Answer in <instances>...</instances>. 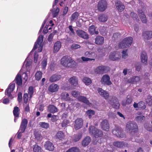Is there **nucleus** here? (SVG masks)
<instances>
[{
  "mask_svg": "<svg viewBox=\"0 0 152 152\" xmlns=\"http://www.w3.org/2000/svg\"><path fill=\"white\" fill-rule=\"evenodd\" d=\"M61 64L68 68H74L77 66V64L71 57L67 56L63 57L61 59Z\"/></svg>",
  "mask_w": 152,
  "mask_h": 152,
  "instance_id": "nucleus-1",
  "label": "nucleus"
},
{
  "mask_svg": "<svg viewBox=\"0 0 152 152\" xmlns=\"http://www.w3.org/2000/svg\"><path fill=\"white\" fill-rule=\"evenodd\" d=\"M133 39L131 37H126L123 39L118 45L120 48H125L130 46L132 43Z\"/></svg>",
  "mask_w": 152,
  "mask_h": 152,
  "instance_id": "nucleus-2",
  "label": "nucleus"
},
{
  "mask_svg": "<svg viewBox=\"0 0 152 152\" xmlns=\"http://www.w3.org/2000/svg\"><path fill=\"white\" fill-rule=\"evenodd\" d=\"M89 132L90 134L93 135L96 138L101 137L103 135L102 132L101 130L92 126L89 127Z\"/></svg>",
  "mask_w": 152,
  "mask_h": 152,
  "instance_id": "nucleus-3",
  "label": "nucleus"
},
{
  "mask_svg": "<svg viewBox=\"0 0 152 152\" xmlns=\"http://www.w3.org/2000/svg\"><path fill=\"white\" fill-rule=\"evenodd\" d=\"M107 7V4L105 0L100 1L97 4L98 10L101 12H104Z\"/></svg>",
  "mask_w": 152,
  "mask_h": 152,
  "instance_id": "nucleus-4",
  "label": "nucleus"
},
{
  "mask_svg": "<svg viewBox=\"0 0 152 152\" xmlns=\"http://www.w3.org/2000/svg\"><path fill=\"white\" fill-rule=\"evenodd\" d=\"M109 59L112 61L118 60L121 58L120 53L118 52H111L109 55Z\"/></svg>",
  "mask_w": 152,
  "mask_h": 152,
  "instance_id": "nucleus-5",
  "label": "nucleus"
},
{
  "mask_svg": "<svg viewBox=\"0 0 152 152\" xmlns=\"http://www.w3.org/2000/svg\"><path fill=\"white\" fill-rule=\"evenodd\" d=\"M110 98L109 101L110 103L113 107L116 109L118 108L120 104L116 98L113 96L110 97Z\"/></svg>",
  "mask_w": 152,
  "mask_h": 152,
  "instance_id": "nucleus-6",
  "label": "nucleus"
},
{
  "mask_svg": "<svg viewBox=\"0 0 152 152\" xmlns=\"http://www.w3.org/2000/svg\"><path fill=\"white\" fill-rule=\"evenodd\" d=\"M113 133L118 137L121 138H124L125 137V134L124 133L122 132L121 129L120 128H117L114 129L112 131Z\"/></svg>",
  "mask_w": 152,
  "mask_h": 152,
  "instance_id": "nucleus-7",
  "label": "nucleus"
},
{
  "mask_svg": "<svg viewBox=\"0 0 152 152\" xmlns=\"http://www.w3.org/2000/svg\"><path fill=\"white\" fill-rule=\"evenodd\" d=\"M137 128L136 123L131 121H129L127 123L126 126V129L129 131L132 132Z\"/></svg>",
  "mask_w": 152,
  "mask_h": 152,
  "instance_id": "nucleus-8",
  "label": "nucleus"
},
{
  "mask_svg": "<svg viewBox=\"0 0 152 152\" xmlns=\"http://www.w3.org/2000/svg\"><path fill=\"white\" fill-rule=\"evenodd\" d=\"M110 77L107 75H104L101 79V81L102 84L107 85H110L112 83L110 80Z\"/></svg>",
  "mask_w": 152,
  "mask_h": 152,
  "instance_id": "nucleus-9",
  "label": "nucleus"
},
{
  "mask_svg": "<svg viewBox=\"0 0 152 152\" xmlns=\"http://www.w3.org/2000/svg\"><path fill=\"white\" fill-rule=\"evenodd\" d=\"M107 71V67L103 65L98 66L95 70V72L96 73L99 74H102L106 72Z\"/></svg>",
  "mask_w": 152,
  "mask_h": 152,
  "instance_id": "nucleus-10",
  "label": "nucleus"
},
{
  "mask_svg": "<svg viewBox=\"0 0 152 152\" xmlns=\"http://www.w3.org/2000/svg\"><path fill=\"white\" fill-rule=\"evenodd\" d=\"M142 37L145 40H148L152 38V31H146L142 34Z\"/></svg>",
  "mask_w": 152,
  "mask_h": 152,
  "instance_id": "nucleus-11",
  "label": "nucleus"
},
{
  "mask_svg": "<svg viewBox=\"0 0 152 152\" xmlns=\"http://www.w3.org/2000/svg\"><path fill=\"white\" fill-rule=\"evenodd\" d=\"M28 122V120L24 118L22 119L19 131L22 132H24L27 126Z\"/></svg>",
  "mask_w": 152,
  "mask_h": 152,
  "instance_id": "nucleus-12",
  "label": "nucleus"
},
{
  "mask_svg": "<svg viewBox=\"0 0 152 152\" xmlns=\"http://www.w3.org/2000/svg\"><path fill=\"white\" fill-rule=\"evenodd\" d=\"M76 33L78 36L84 39H87L89 38V35L86 32L83 31L78 29Z\"/></svg>",
  "mask_w": 152,
  "mask_h": 152,
  "instance_id": "nucleus-13",
  "label": "nucleus"
},
{
  "mask_svg": "<svg viewBox=\"0 0 152 152\" xmlns=\"http://www.w3.org/2000/svg\"><path fill=\"white\" fill-rule=\"evenodd\" d=\"M15 86V84L13 83L10 85L8 88L7 89V95L11 99L13 98V96L11 94V93L13 91Z\"/></svg>",
  "mask_w": 152,
  "mask_h": 152,
  "instance_id": "nucleus-14",
  "label": "nucleus"
},
{
  "mask_svg": "<svg viewBox=\"0 0 152 152\" xmlns=\"http://www.w3.org/2000/svg\"><path fill=\"white\" fill-rule=\"evenodd\" d=\"M83 124V121L81 118L76 119L75 121L74 128L76 130H78L80 128Z\"/></svg>",
  "mask_w": 152,
  "mask_h": 152,
  "instance_id": "nucleus-15",
  "label": "nucleus"
},
{
  "mask_svg": "<svg viewBox=\"0 0 152 152\" xmlns=\"http://www.w3.org/2000/svg\"><path fill=\"white\" fill-rule=\"evenodd\" d=\"M100 125L102 129L103 130L108 131L109 129V124L108 121L107 120H104L101 123Z\"/></svg>",
  "mask_w": 152,
  "mask_h": 152,
  "instance_id": "nucleus-16",
  "label": "nucleus"
},
{
  "mask_svg": "<svg viewBox=\"0 0 152 152\" xmlns=\"http://www.w3.org/2000/svg\"><path fill=\"white\" fill-rule=\"evenodd\" d=\"M97 91L99 94L105 99H107L109 96V93L106 91L103 90L101 88H99Z\"/></svg>",
  "mask_w": 152,
  "mask_h": 152,
  "instance_id": "nucleus-17",
  "label": "nucleus"
},
{
  "mask_svg": "<svg viewBox=\"0 0 152 152\" xmlns=\"http://www.w3.org/2000/svg\"><path fill=\"white\" fill-rule=\"evenodd\" d=\"M140 58L142 62L146 65L147 64V56L146 53L144 51L142 52L141 53Z\"/></svg>",
  "mask_w": 152,
  "mask_h": 152,
  "instance_id": "nucleus-18",
  "label": "nucleus"
},
{
  "mask_svg": "<svg viewBox=\"0 0 152 152\" xmlns=\"http://www.w3.org/2000/svg\"><path fill=\"white\" fill-rule=\"evenodd\" d=\"M115 5L117 9L119 12L123 11L125 9V6L120 1H117L115 3Z\"/></svg>",
  "mask_w": 152,
  "mask_h": 152,
  "instance_id": "nucleus-19",
  "label": "nucleus"
},
{
  "mask_svg": "<svg viewBox=\"0 0 152 152\" xmlns=\"http://www.w3.org/2000/svg\"><path fill=\"white\" fill-rule=\"evenodd\" d=\"M45 149L50 151L53 150L54 148L53 144L49 141L46 142L44 145Z\"/></svg>",
  "mask_w": 152,
  "mask_h": 152,
  "instance_id": "nucleus-20",
  "label": "nucleus"
},
{
  "mask_svg": "<svg viewBox=\"0 0 152 152\" xmlns=\"http://www.w3.org/2000/svg\"><path fill=\"white\" fill-rule=\"evenodd\" d=\"M59 87L57 84L53 83L48 88V90L52 92H54L57 91Z\"/></svg>",
  "mask_w": 152,
  "mask_h": 152,
  "instance_id": "nucleus-21",
  "label": "nucleus"
},
{
  "mask_svg": "<svg viewBox=\"0 0 152 152\" xmlns=\"http://www.w3.org/2000/svg\"><path fill=\"white\" fill-rule=\"evenodd\" d=\"M61 47V42L59 41L56 42L54 44L53 52L54 53H57Z\"/></svg>",
  "mask_w": 152,
  "mask_h": 152,
  "instance_id": "nucleus-22",
  "label": "nucleus"
},
{
  "mask_svg": "<svg viewBox=\"0 0 152 152\" xmlns=\"http://www.w3.org/2000/svg\"><path fill=\"white\" fill-rule=\"evenodd\" d=\"M140 78L138 76H133L128 79L127 82L129 83L136 84L140 81Z\"/></svg>",
  "mask_w": 152,
  "mask_h": 152,
  "instance_id": "nucleus-23",
  "label": "nucleus"
},
{
  "mask_svg": "<svg viewBox=\"0 0 152 152\" xmlns=\"http://www.w3.org/2000/svg\"><path fill=\"white\" fill-rule=\"evenodd\" d=\"M43 37L42 35H40L37 41V43L36 42L32 50H35L37 48L38 45H42V43L43 41Z\"/></svg>",
  "mask_w": 152,
  "mask_h": 152,
  "instance_id": "nucleus-24",
  "label": "nucleus"
},
{
  "mask_svg": "<svg viewBox=\"0 0 152 152\" xmlns=\"http://www.w3.org/2000/svg\"><path fill=\"white\" fill-rule=\"evenodd\" d=\"M95 40V43L97 45H101L104 43V38L101 36H97Z\"/></svg>",
  "mask_w": 152,
  "mask_h": 152,
  "instance_id": "nucleus-25",
  "label": "nucleus"
},
{
  "mask_svg": "<svg viewBox=\"0 0 152 152\" xmlns=\"http://www.w3.org/2000/svg\"><path fill=\"white\" fill-rule=\"evenodd\" d=\"M70 83L74 86H76L78 84V79L77 77L73 76L71 77L69 79Z\"/></svg>",
  "mask_w": 152,
  "mask_h": 152,
  "instance_id": "nucleus-26",
  "label": "nucleus"
},
{
  "mask_svg": "<svg viewBox=\"0 0 152 152\" xmlns=\"http://www.w3.org/2000/svg\"><path fill=\"white\" fill-rule=\"evenodd\" d=\"M91 141V140L90 137H87L82 141V145L83 146L86 147L89 144Z\"/></svg>",
  "mask_w": 152,
  "mask_h": 152,
  "instance_id": "nucleus-27",
  "label": "nucleus"
},
{
  "mask_svg": "<svg viewBox=\"0 0 152 152\" xmlns=\"http://www.w3.org/2000/svg\"><path fill=\"white\" fill-rule=\"evenodd\" d=\"M61 78L60 75H54L50 77L49 81L51 82H53L59 80Z\"/></svg>",
  "mask_w": 152,
  "mask_h": 152,
  "instance_id": "nucleus-28",
  "label": "nucleus"
},
{
  "mask_svg": "<svg viewBox=\"0 0 152 152\" xmlns=\"http://www.w3.org/2000/svg\"><path fill=\"white\" fill-rule=\"evenodd\" d=\"M88 31L92 35L94 34H99V32L98 31H96V28L94 25H92L90 26L88 29Z\"/></svg>",
  "mask_w": 152,
  "mask_h": 152,
  "instance_id": "nucleus-29",
  "label": "nucleus"
},
{
  "mask_svg": "<svg viewBox=\"0 0 152 152\" xmlns=\"http://www.w3.org/2000/svg\"><path fill=\"white\" fill-rule=\"evenodd\" d=\"M138 12L142 22L143 23H146L147 22V20L146 18L145 15H144L141 10H139L138 11Z\"/></svg>",
  "mask_w": 152,
  "mask_h": 152,
  "instance_id": "nucleus-30",
  "label": "nucleus"
},
{
  "mask_svg": "<svg viewBox=\"0 0 152 152\" xmlns=\"http://www.w3.org/2000/svg\"><path fill=\"white\" fill-rule=\"evenodd\" d=\"M79 14L77 12H75L71 15L70 18V20L72 21H75L78 19Z\"/></svg>",
  "mask_w": 152,
  "mask_h": 152,
  "instance_id": "nucleus-31",
  "label": "nucleus"
},
{
  "mask_svg": "<svg viewBox=\"0 0 152 152\" xmlns=\"http://www.w3.org/2000/svg\"><path fill=\"white\" fill-rule=\"evenodd\" d=\"M78 99L79 101L88 104L90 103L89 100L84 96H78Z\"/></svg>",
  "mask_w": 152,
  "mask_h": 152,
  "instance_id": "nucleus-32",
  "label": "nucleus"
},
{
  "mask_svg": "<svg viewBox=\"0 0 152 152\" xmlns=\"http://www.w3.org/2000/svg\"><path fill=\"white\" fill-rule=\"evenodd\" d=\"M61 98L66 101H69L70 100V98L69 97V94L65 92H63L61 94Z\"/></svg>",
  "mask_w": 152,
  "mask_h": 152,
  "instance_id": "nucleus-33",
  "label": "nucleus"
},
{
  "mask_svg": "<svg viewBox=\"0 0 152 152\" xmlns=\"http://www.w3.org/2000/svg\"><path fill=\"white\" fill-rule=\"evenodd\" d=\"M48 110L51 113H54L57 111V108L53 105H50L48 107Z\"/></svg>",
  "mask_w": 152,
  "mask_h": 152,
  "instance_id": "nucleus-34",
  "label": "nucleus"
},
{
  "mask_svg": "<svg viewBox=\"0 0 152 152\" xmlns=\"http://www.w3.org/2000/svg\"><path fill=\"white\" fill-rule=\"evenodd\" d=\"M33 152H42V150L41 147L37 144L33 146Z\"/></svg>",
  "mask_w": 152,
  "mask_h": 152,
  "instance_id": "nucleus-35",
  "label": "nucleus"
},
{
  "mask_svg": "<svg viewBox=\"0 0 152 152\" xmlns=\"http://www.w3.org/2000/svg\"><path fill=\"white\" fill-rule=\"evenodd\" d=\"M16 83L17 85L20 86L22 84V81L21 75L18 74L16 78Z\"/></svg>",
  "mask_w": 152,
  "mask_h": 152,
  "instance_id": "nucleus-36",
  "label": "nucleus"
},
{
  "mask_svg": "<svg viewBox=\"0 0 152 152\" xmlns=\"http://www.w3.org/2000/svg\"><path fill=\"white\" fill-rule=\"evenodd\" d=\"M98 19L100 21L104 22L107 20V18L105 15L102 14L99 16Z\"/></svg>",
  "mask_w": 152,
  "mask_h": 152,
  "instance_id": "nucleus-37",
  "label": "nucleus"
},
{
  "mask_svg": "<svg viewBox=\"0 0 152 152\" xmlns=\"http://www.w3.org/2000/svg\"><path fill=\"white\" fill-rule=\"evenodd\" d=\"M113 145L118 148H121L123 147L124 144V143L121 142L115 141L113 142Z\"/></svg>",
  "mask_w": 152,
  "mask_h": 152,
  "instance_id": "nucleus-38",
  "label": "nucleus"
},
{
  "mask_svg": "<svg viewBox=\"0 0 152 152\" xmlns=\"http://www.w3.org/2000/svg\"><path fill=\"white\" fill-rule=\"evenodd\" d=\"M81 59H78V60L79 62L81 63L82 62V61L86 62L89 61H94L95 60L94 58H91L84 57H81Z\"/></svg>",
  "mask_w": 152,
  "mask_h": 152,
  "instance_id": "nucleus-39",
  "label": "nucleus"
},
{
  "mask_svg": "<svg viewBox=\"0 0 152 152\" xmlns=\"http://www.w3.org/2000/svg\"><path fill=\"white\" fill-rule=\"evenodd\" d=\"M19 111L20 109L18 107L16 106L14 108L13 113L15 117L17 118L19 117Z\"/></svg>",
  "mask_w": 152,
  "mask_h": 152,
  "instance_id": "nucleus-40",
  "label": "nucleus"
},
{
  "mask_svg": "<svg viewBox=\"0 0 152 152\" xmlns=\"http://www.w3.org/2000/svg\"><path fill=\"white\" fill-rule=\"evenodd\" d=\"M39 125L40 127H41L42 128L47 129L49 127V124L48 123L44 122H40L39 123Z\"/></svg>",
  "mask_w": 152,
  "mask_h": 152,
  "instance_id": "nucleus-41",
  "label": "nucleus"
},
{
  "mask_svg": "<svg viewBox=\"0 0 152 152\" xmlns=\"http://www.w3.org/2000/svg\"><path fill=\"white\" fill-rule=\"evenodd\" d=\"M42 73L40 71H37L35 75L36 79L37 80H39L42 77Z\"/></svg>",
  "mask_w": 152,
  "mask_h": 152,
  "instance_id": "nucleus-42",
  "label": "nucleus"
},
{
  "mask_svg": "<svg viewBox=\"0 0 152 152\" xmlns=\"http://www.w3.org/2000/svg\"><path fill=\"white\" fill-rule=\"evenodd\" d=\"M83 82L86 85H90L91 83V80L89 78L85 77L83 80Z\"/></svg>",
  "mask_w": 152,
  "mask_h": 152,
  "instance_id": "nucleus-43",
  "label": "nucleus"
},
{
  "mask_svg": "<svg viewBox=\"0 0 152 152\" xmlns=\"http://www.w3.org/2000/svg\"><path fill=\"white\" fill-rule=\"evenodd\" d=\"M80 149L77 148L73 147L69 149L66 152H80Z\"/></svg>",
  "mask_w": 152,
  "mask_h": 152,
  "instance_id": "nucleus-44",
  "label": "nucleus"
},
{
  "mask_svg": "<svg viewBox=\"0 0 152 152\" xmlns=\"http://www.w3.org/2000/svg\"><path fill=\"white\" fill-rule=\"evenodd\" d=\"M57 137L59 139L61 140L63 138L64 135V133L61 131H59L56 134Z\"/></svg>",
  "mask_w": 152,
  "mask_h": 152,
  "instance_id": "nucleus-45",
  "label": "nucleus"
},
{
  "mask_svg": "<svg viewBox=\"0 0 152 152\" xmlns=\"http://www.w3.org/2000/svg\"><path fill=\"white\" fill-rule=\"evenodd\" d=\"M81 134H79L74 136L73 141L75 142L78 141L81 138Z\"/></svg>",
  "mask_w": 152,
  "mask_h": 152,
  "instance_id": "nucleus-46",
  "label": "nucleus"
},
{
  "mask_svg": "<svg viewBox=\"0 0 152 152\" xmlns=\"http://www.w3.org/2000/svg\"><path fill=\"white\" fill-rule=\"evenodd\" d=\"M34 88L32 86L29 87L28 90V94L30 95V98H31L32 97V95L34 94Z\"/></svg>",
  "mask_w": 152,
  "mask_h": 152,
  "instance_id": "nucleus-47",
  "label": "nucleus"
},
{
  "mask_svg": "<svg viewBox=\"0 0 152 152\" xmlns=\"http://www.w3.org/2000/svg\"><path fill=\"white\" fill-rule=\"evenodd\" d=\"M138 105L139 108L144 109L146 108V106L145 105V104L144 102L142 101H141L139 102Z\"/></svg>",
  "mask_w": 152,
  "mask_h": 152,
  "instance_id": "nucleus-48",
  "label": "nucleus"
},
{
  "mask_svg": "<svg viewBox=\"0 0 152 152\" xmlns=\"http://www.w3.org/2000/svg\"><path fill=\"white\" fill-rule=\"evenodd\" d=\"M145 119V117L143 116L140 115L138 116L135 118V120L137 122H140L142 121L143 120Z\"/></svg>",
  "mask_w": 152,
  "mask_h": 152,
  "instance_id": "nucleus-49",
  "label": "nucleus"
},
{
  "mask_svg": "<svg viewBox=\"0 0 152 152\" xmlns=\"http://www.w3.org/2000/svg\"><path fill=\"white\" fill-rule=\"evenodd\" d=\"M86 113L88 115L89 118H91L92 115L94 114L95 112L92 110H89L86 112Z\"/></svg>",
  "mask_w": 152,
  "mask_h": 152,
  "instance_id": "nucleus-50",
  "label": "nucleus"
},
{
  "mask_svg": "<svg viewBox=\"0 0 152 152\" xmlns=\"http://www.w3.org/2000/svg\"><path fill=\"white\" fill-rule=\"evenodd\" d=\"M69 28L70 31V34L71 35L74 36L75 35V33L73 28L72 26L71 25L69 26Z\"/></svg>",
  "mask_w": 152,
  "mask_h": 152,
  "instance_id": "nucleus-51",
  "label": "nucleus"
},
{
  "mask_svg": "<svg viewBox=\"0 0 152 152\" xmlns=\"http://www.w3.org/2000/svg\"><path fill=\"white\" fill-rule=\"evenodd\" d=\"M80 47V46L77 44H73L71 46V48L72 49H75Z\"/></svg>",
  "mask_w": 152,
  "mask_h": 152,
  "instance_id": "nucleus-52",
  "label": "nucleus"
},
{
  "mask_svg": "<svg viewBox=\"0 0 152 152\" xmlns=\"http://www.w3.org/2000/svg\"><path fill=\"white\" fill-rule=\"evenodd\" d=\"M28 99V94L27 93L25 94L23 96V99L24 101V102L25 103H27Z\"/></svg>",
  "mask_w": 152,
  "mask_h": 152,
  "instance_id": "nucleus-53",
  "label": "nucleus"
},
{
  "mask_svg": "<svg viewBox=\"0 0 152 152\" xmlns=\"http://www.w3.org/2000/svg\"><path fill=\"white\" fill-rule=\"evenodd\" d=\"M72 94L74 97L78 98L80 93L79 92L76 91H73L72 92Z\"/></svg>",
  "mask_w": 152,
  "mask_h": 152,
  "instance_id": "nucleus-54",
  "label": "nucleus"
},
{
  "mask_svg": "<svg viewBox=\"0 0 152 152\" xmlns=\"http://www.w3.org/2000/svg\"><path fill=\"white\" fill-rule=\"evenodd\" d=\"M127 50H123L122 52V58H126L128 56V54L127 53Z\"/></svg>",
  "mask_w": 152,
  "mask_h": 152,
  "instance_id": "nucleus-55",
  "label": "nucleus"
},
{
  "mask_svg": "<svg viewBox=\"0 0 152 152\" xmlns=\"http://www.w3.org/2000/svg\"><path fill=\"white\" fill-rule=\"evenodd\" d=\"M130 15L133 18L134 20H137V19L138 18V17L137 15L134 12H131L130 13Z\"/></svg>",
  "mask_w": 152,
  "mask_h": 152,
  "instance_id": "nucleus-56",
  "label": "nucleus"
},
{
  "mask_svg": "<svg viewBox=\"0 0 152 152\" xmlns=\"http://www.w3.org/2000/svg\"><path fill=\"white\" fill-rule=\"evenodd\" d=\"M132 101V99L130 96H127L126 100V103L127 104H129L131 103Z\"/></svg>",
  "mask_w": 152,
  "mask_h": 152,
  "instance_id": "nucleus-57",
  "label": "nucleus"
},
{
  "mask_svg": "<svg viewBox=\"0 0 152 152\" xmlns=\"http://www.w3.org/2000/svg\"><path fill=\"white\" fill-rule=\"evenodd\" d=\"M69 123V121L67 120H64L62 124V127H64L66 126L67 124Z\"/></svg>",
  "mask_w": 152,
  "mask_h": 152,
  "instance_id": "nucleus-58",
  "label": "nucleus"
},
{
  "mask_svg": "<svg viewBox=\"0 0 152 152\" xmlns=\"http://www.w3.org/2000/svg\"><path fill=\"white\" fill-rule=\"evenodd\" d=\"M120 37V34L118 33H115L114 34L113 36V38L114 39H117Z\"/></svg>",
  "mask_w": 152,
  "mask_h": 152,
  "instance_id": "nucleus-59",
  "label": "nucleus"
},
{
  "mask_svg": "<svg viewBox=\"0 0 152 152\" xmlns=\"http://www.w3.org/2000/svg\"><path fill=\"white\" fill-rule=\"evenodd\" d=\"M146 102L148 105L150 106L152 105V100L151 98H148L146 100Z\"/></svg>",
  "mask_w": 152,
  "mask_h": 152,
  "instance_id": "nucleus-60",
  "label": "nucleus"
},
{
  "mask_svg": "<svg viewBox=\"0 0 152 152\" xmlns=\"http://www.w3.org/2000/svg\"><path fill=\"white\" fill-rule=\"evenodd\" d=\"M22 100V94L21 92L18 93V100L19 102H21Z\"/></svg>",
  "mask_w": 152,
  "mask_h": 152,
  "instance_id": "nucleus-61",
  "label": "nucleus"
},
{
  "mask_svg": "<svg viewBox=\"0 0 152 152\" xmlns=\"http://www.w3.org/2000/svg\"><path fill=\"white\" fill-rule=\"evenodd\" d=\"M93 55H94V53L88 52H86L85 53V56L89 57H91V56Z\"/></svg>",
  "mask_w": 152,
  "mask_h": 152,
  "instance_id": "nucleus-62",
  "label": "nucleus"
},
{
  "mask_svg": "<svg viewBox=\"0 0 152 152\" xmlns=\"http://www.w3.org/2000/svg\"><path fill=\"white\" fill-rule=\"evenodd\" d=\"M42 65L43 68H44L47 65V61L46 59H44L42 61Z\"/></svg>",
  "mask_w": 152,
  "mask_h": 152,
  "instance_id": "nucleus-63",
  "label": "nucleus"
},
{
  "mask_svg": "<svg viewBox=\"0 0 152 152\" xmlns=\"http://www.w3.org/2000/svg\"><path fill=\"white\" fill-rule=\"evenodd\" d=\"M38 56V55L37 53H35L34 56V62L35 63H36L37 61V58Z\"/></svg>",
  "mask_w": 152,
  "mask_h": 152,
  "instance_id": "nucleus-64",
  "label": "nucleus"
}]
</instances>
